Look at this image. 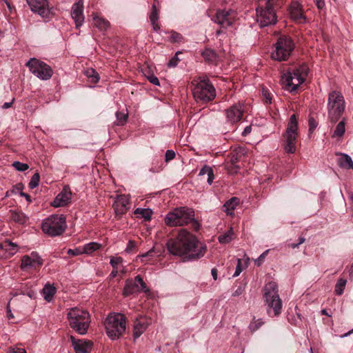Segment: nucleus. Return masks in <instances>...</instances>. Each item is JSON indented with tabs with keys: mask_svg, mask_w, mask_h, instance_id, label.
<instances>
[{
	"mask_svg": "<svg viewBox=\"0 0 353 353\" xmlns=\"http://www.w3.org/2000/svg\"><path fill=\"white\" fill-rule=\"evenodd\" d=\"M141 292H148L149 288L140 275L136 276L133 279H129L125 281L123 291V296H128Z\"/></svg>",
	"mask_w": 353,
	"mask_h": 353,
	"instance_id": "4468645a",
	"label": "nucleus"
},
{
	"mask_svg": "<svg viewBox=\"0 0 353 353\" xmlns=\"http://www.w3.org/2000/svg\"><path fill=\"white\" fill-rule=\"evenodd\" d=\"M8 353H26L24 348L14 347H11Z\"/></svg>",
	"mask_w": 353,
	"mask_h": 353,
	"instance_id": "13d9d810",
	"label": "nucleus"
},
{
	"mask_svg": "<svg viewBox=\"0 0 353 353\" xmlns=\"http://www.w3.org/2000/svg\"><path fill=\"white\" fill-rule=\"evenodd\" d=\"M67 253L71 256H78L82 254L81 247L76 248L74 249H68Z\"/></svg>",
	"mask_w": 353,
	"mask_h": 353,
	"instance_id": "8fccbe9b",
	"label": "nucleus"
},
{
	"mask_svg": "<svg viewBox=\"0 0 353 353\" xmlns=\"http://www.w3.org/2000/svg\"><path fill=\"white\" fill-rule=\"evenodd\" d=\"M192 94L197 101L207 103L212 101L216 97V91L208 79H201L192 90Z\"/></svg>",
	"mask_w": 353,
	"mask_h": 353,
	"instance_id": "9d476101",
	"label": "nucleus"
},
{
	"mask_svg": "<svg viewBox=\"0 0 353 353\" xmlns=\"http://www.w3.org/2000/svg\"><path fill=\"white\" fill-rule=\"evenodd\" d=\"M70 340L76 353H88L91 349L92 343L89 341L76 339L73 336H70Z\"/></svg>",
	"mask_w": 353,
	"mask_h": 353,
	"instance_id": "4be33fe9",
	"label": "nucleus"
},
{
	"mask_svg": "<svg viewBox=\"0 0 353 353\" xmlns=\"http://www.w3.org/2000/svg\"><path fill=\"white\" fill-rule=\"evenodd\" d=\"M148 79L153 85H160L159 80V79L156 76H154L153 74L150 75V76L148 77Z\"/></svg>",
	"mask_w": 353,
	"mask_h": 353,
	"instance_id": "4d7b16f0",
	"label": "nucleus"
},
{
	"mask_svg": "<svg viewBox=\"0 0 353 353\" xmlns=\"http://www.w3.org/2000/svg\"><path fill=\"white\" fill-rule=\"evenodd\" d=\"M309 132L312 133L318 125V122L314 117H310L308 120Z\"/></svg>",
	"mask_w": 353,
	"mask_h": 353,
	"instance_id": "09e8293b",
	"label": "nucleus"
},
{
	"mask_svg": "<svg viewBox=\"0 0 353 353\" xmlns=\"http://www.w3.org/2000/svg\"><path fill=\"white\" fill-rule=\"evenodd\" d=\"M85 74L91 83H97L100 79L99 74L92 68L88 69Z\"/></svg>",
	"mask_w": 353,
	"mask_h": 353,
	"instance_id": "4c0bfd02",
	"label": "nucleus"
},
{
	"mask_svg": "<svg viewBox=\"0 0 353 353\" xmlns=\"http://www.w3.org/2000/svg\"><path fill=\"white\" fill-rule=\"evenodd\" d=\"M290 14L294 20H305V17L303 14V13L299 10L298 8H292L291 10Z\"/></svg>",
	"mask_w": 353,
	"mask_h": 353,
	"instance_id": "a19ab883",
	"label": "nucleus"
},
{
	"mask_svg": "<svg viewBox=\"0 0 353 353\" xmlns=\"http://www.w3.org/2000/svg\"><path fill=\"white\" fill-rule=\"evenodd\" d=\"M338 164L341 168L345 169H353V161L352 158L346 154H341L338 159Z\"/></svg>",
	"mask_w": 353,
	"mask_h": 353,
	"instance_id": "c85d7f7f",
	"label": "nucleus"
},
{
	"mask_svg": "<svg viewBox=\"0 0 353 353\" xmlns=\"http://www.w3.org/2000/svg\"><path fill=\"white\" fill-rule=\"evenodd\" d=\"M134 214L140 215L141 217L143 218L145 221H150L152 217V212L148 208H138L135 210Z\"/></svg>",
	"mask_w": 353,
	"mask_h": 353,
	"instance_id": "2f4dec72",
	"label": "nucleus"
},
{
	"mask_svg": "<svg viewBox=\"0 0 353 353\" xmlns=\"http://www.w3.org/2000/svg\"><path fill=\"white\" fill-rule=\"evenodd\" d=\"M0 247L2 250H4L8 253V256H13L18 251V245L12 242L9 239H6L1 243Z\"/></svg>",
	"mask_w": 353,
	"mask_h": 353,
	"instance_id": "b1692460",
	"label": "nucleus"
},
{
	"mask_svg": "<svg viewBox=\"0 0 353 353\" xmlns=\"http://www.w3.org/2000/svg\"><path fill=\"white\" fill-rule=\"evenodd\" d=\"M39 181H40V175H39V172H36L32 176V178L29 182L28 187L30 189H34L39 185Z\"/></svg>",
	"mask_w": 353,
	"mask_h": 353,
	"instance_id": "37998d69",
	"label": "nucleus"
},
{
	"mask_svg": "<svg viewBox=\"0 0 353 353\" xmlns=\"http://www.w3.org/2000/svg\"><path fill=\"white\" fill-rule=\"evenodd\" d=\"M347 281L344 279H339L335 285V293L337 295H341L343 293Z\"/></svg>",
	"mask_w": 353,
	"mask_h": 353,
	"instance_id": "58836bf2",
	"label": "nucleus"
},
{
	"mask_svg": "<svg viewBox=\"0 0 353 353\" xmlns=\"http://www.w3.org/2000/svg\"><path fill=\"white\" fill-rule=\"evenodd\" d=\"M123 262V259L120 256H112L110 258V263L114 269Z\"/></svg>",
	"mask_w": 353,
	"mask_h": 353,
	"instance_id": "de8ad7c7",
	"label": "nucleus"
},
{
	"mask_svg": "<svg viewBox=\"0 0 353 353\" xmlns=\"http://www.w3.org/2000/svg\"><path fill=\"white\" fill-rule=\"evenodd\" d=\"M107 336L112 341L123 336L126 332V317L121 313H110L104 321Z\"/></svg>",
	"mask_w": 353,
	"mask_h": 353,
	"instance_id": "f03ea898",
	"label": "nucleus"
},
{
	"mask_svg": "<svg viewBox=\"0 0 353 353\" xmlns=\"http://www.w3.org/2000/svg\"><path fill=\"white\" fill-rule=\"evenodd\" d=\"M129 199L125 195H119L115 201L113 208L117 215L123 214L128 210Z\"/></svg>",
	"mask_w": 353,
	"mask_h": 353,
	"instance_id": "412c9836",
	"label": "nucleus"
},
{
	"mask_svg": "<svg viewBox=\"0 0 353 353\" xmlns=\"http://www.w3.org/2000/svg\"><path fill=\"white\" fill-rule=\"evenodd\" d=\"M244 290V288L242 286H239L233 293L232 296H238L241 295Z\"/></svg>",
	"mask_w": 353,
	"mask_h": 353,
	"instance_id": "e2e57ef3",
	"label": "nucleus"
},
{
	"mask_svg": "<svg viewBox=\"0 0 353 353\" xmlns=\"http://www.w3.org/2000/svg\"><path fill=\"white\" fill-rule=\"evenodd\" d=\"M56 292V288L54 285L50 283H46L42 290L43 298L48 302H50L52 300Z\"/></svg>",
	"mask_w": 353,
	"mask_h": 353,
	"instance_id": "393cba45",
	"label": "nucleus"
},
{
	"mask_svg": "<svg viewBox=\"0 0 353 353\" xmlns=\"http://www.w3.org/2000/svg\"><path fill=\"white\" fill-rule=\"evenodd\" d=\"M316 7L319 9H322L325 6V1L324 0H314Z\"/></svg>",
	"mask_w": 353,
	"mask_h": 353,
	"instance_id": "0e129e2a",
	"label": "nucleus"
},
{
	"mask_svg": "<svg viewBox=\"0 0 353 353\" xmlns=\"http://www.w3.org/2000/svg\"><path fill=\"white\" fill-rule=\"evenodd\" d=\"M117 123L118 125H123L125 123L128 119V114L121 112H116Z\"/></svg>",
	"mask_w": 353,
	"mask_h": 353,
	"instance_id": "79ce46f5",
	"label": "nucleus"
},
{
	"mask_svg": "<svg viewBox=\"0 0 353 353\" xmlns=\"http://www.w3.org/2000/svg\"><path fill=\"white\" fill-rule=\"evenodd\" d=\"M100 246V244L97 243L90 242L81 247V251L83 254H92L94 251L99 249Z\"/></svg>",
	"mask_w": 353,
	"mask_h": 353,
	"instance_id": "7c9ffc66",
	"label": "nucleus"
},
{
	"mask_svg": "<svg viewBox=\"0 0 353 353\" xmlns=\"http://www.w3.org/2000/svg\"><path fill=\"white\" fill-rule=\"evenodd\" d=\"M166 247L171 254L181 257L183 262L196 261L207 251L205 243L185 230H180L175 238L169 239Z\"/></svg>",
	"mask_w": 353,
	"mask_h": 353,
	"instance_id": "f257e3e1",
	"label": "nucleus"
},
{
	"mask_svg": "<svg viewBox=\"0 0 353 353\" xmlns=\"http://www.w3.org/2000/svg\"><path fill=\"white\" fill-rule=\"evenodd\" d=\"M263 291L268 315L272 317L279 316L282 310V301L278 292L277 284L274 281L269 282L265 285Z\"/></svg>",
	"mask_w": 353,
	"mask_h": 353,
	"instance_id": "7ed1b4c3",
	"label": "nucleus"
},
{
	"mask_svg": "<svg viewBox=\"0 0 353 353\" xmlns=\"http://www.w3.org/2000/svg\"><path fill=\"white\" fill-rule=\"evenodd\" d=\"M263 324L264 322L262 319H255V318H254L249 324L248 329L252 333H254L258 330Z\"/></svg>",
	"mask_w": 353,
	"mask_h": 353,
	"instance_id": "c9c22d12",
	"label": "nucleus"
},
{
	"mask_svg": "<svg viewBox=\"0 0 353 353\" xmlns=\"http://www.w3.org/2000/svg\"><path fill=\"white\" fill-rule=\"evenodd\" d=\"M194 215V211L192 208H176L166 215L165 223L169 226H183L189 224Z\"/></svg>",
	"mask_w": 353,
	"mask_h": 353,
	"instance_id": "0eeeda50",
	"label": "nucleus"
},
{
	"mask_svg": "<svg viewBox=\"0 0 353 353\" xmlns=\"http://www.w3.org/2000/svg\"><path fill=\"white\" fill-rule=\"evenodd\" d=\"M245 151L242 148H239L235 150H234L231 153V162L233 165H235L236 163L239 162L241 158L244 156Z\"/></svg>",
	"mask_w": 353,
	"mask_h": 353,
	"instance_id": "72a5a7b5",
	"label": "nucleus"
},
{
	"mask_svg": "<svg viewBox=\"0 0 353 353\" xmlns=\"http://www.w3.org/2000/svg\"><path fill=\"white\" fill-rule=\"evenodd\" d=\"M67 227L65 217L63 215L53 214L46 219L41 225L42 231L50 236H59L64 232Z\"/></svg>",
	"mask_w": 353,
	"mask_h": 353,
	"instance_id": "1a4fd4ad",
	"label": "nucleus"
},
{
	"mask_svg": "<svg viewBox=\"0 0 353 353\" xmlns=\"http://www.w3.org/2000/svg\"><path fill=\"white\" fill-rule=\"evenodd\" d=\"M263 94L265 98L266 103H271V97L270 96V94L267 93V91H265V90H263Z\"/></svg>",
	"mask_w": 353,
	"mask_h": 353,
	"instance_id": "338daca9",
	"label": "nucleus"
},
{
	"mask_svg": "<svg viewBox=\"0 0 353 353\" xmlns=\"http://www.w3.org/2000/svg\"><path fill=\"white\" fill-rule=\"evenodd\" d=\"M23 185L21 183H17V185H15L13 187V188L11 190L7 191L6 196H9L10 195V194H12V193H14V194L19 193L20 194V193L23 192Z\"/></svg>",
	"mask_w": 353,
	"mask_h": 353,
	"instance_id": "c03bdc74",
	"label": "nucleus"
},
{
	"mask_svg": "<svg viewBox=\"0 0 353 353\" xmlns=\"http://www.w3.org/2000/svg\"><path fill=\"white\" fill-rule=\"evenodd\" d=\"M175 152L172 150H168L165 152V160L166 162L170 161L174 159L175 157Z\"/></svg>",
	"mask_w": 353,
	"mask_h": 353,
	"instance_id": "603ef678",
	"label": "nucleus"
},
{
	"mask_svg": "<svg viewBox=\"0 0 353 353\" xmlns=\"http://www.w3.org/2000/svg\"><path fill=\"white\" fill-rule=\"evenodd\" d=\"M345 119H343L336 126V128L332 135V137H341L345 131Z\"/></svg>",
	"mask_w": 353,
	"mask_h": 353,
	"instance_id": "473e14b6",
	"label": "nucleus"
},
{
	"mask_svg": "<svg viewBox=\"0 0 353 353\" xmlns=\"http://www.w3.org/2000/svg\"><path fill=\"white\" fill-rule=\"evenodd\" d=\"M236 17V12L231 8L218 9L212 20L223 28L232 26Z\"/></svg>",
	"mask_w": 353,
	"mask_h": 353,
	"instance_id": "2eb2a0df",
	"label": "nucleus"
},
{
	"mask_svg": "<svg viewBox=\"0 0 353 353\" xmlns=\"http://www.w3.org/2000/svg\"><path fill=\"white\" fill-rule=\"evenodd\" d=\"M190 223L192 224V227L195 231H198L201 228V224L199 223L197 220L194 219V217H193V219L191 220Z\"/></svg>",
	"mask_w": 353,
	"mask_h": 353,
	"instance_id": "bf43d9fd",
	"label": "nucleus"
},
{
	"mask_svg": "<svg viewBox=\"0 0 353 353\" xmlns=\"http://www.w3.org/2000/svg\"><path fill=\"white\" fill-rule=\"evenodd\" d=\"M212 169L209 165H205L199 171V176H203L204 174H207L210 170Z\"/></svg>",
	"mask_w": 353,
	"mask_h": 353,
	"instance_id": "052dcab7",
	"label": "nucleus"
},
{
	"mask_svg": "<svg viewBox=\"0 0 353 353\" xmlns=\"http://www.w3.org/2000/svg\"><path fill=\"white\" fill-rule=\"evenodd\" d=\"M20 196L24 197L28 203L32 201L30 196L26 193H24L23 192L20 193Z\"/></svg>",
	"mask_w": 353,
	"mask_h": 353,
	"instance_id": "774afa93",
	"label": "nucleus"
},
{
	"mask_svg": "<svg viewBox=\"0 0 353 353\" xmlns=\"http://www.w3.org/2000/svg\"><path fill=\"white\" fill-rule=\"evenodd\" d=\"M136 247V243L134 241L130 240L127 244L125 251L127 253L131 252Z\"/></svg>",
	"mask_w": 353,
	"mask_h": 353,
	"instance_id": "5fc2aeb1",
	"label": "nucleus"
},
{
	"mask_svg": "<svg viewBox=\"0 0 353 353\" xmlns=\"http://www.w3.org/2000/svg\"><path fill=\"white\" fill-rule=\"evenodd\" d=\"M256 21L261 28L274 25L276 21V15L274 8L259 6L256 8Z\"/></svg>",
	"mask_w": 353,
	"mask_h": 353,
	"instance_id": "ddd939ff",
	"label": "nucleus"
},
{
	"mask_svg": "<svg viewBox=\"0 0 353 353\" xmlns=\"http://www.w3.org/2000/svg\"><path fill=\"white\" fill-rule=\"evenodd\" d=\"M345 107V99L340 92L333 90L328 94L327 114L331 123H335L341 118Z\"/></svg>",
	"mask_w": 353,
	"mask_h": 353,
	"instance_id": "423d86ee",
	"label": "nucleus"
},
{
	"mask_svg": "<svg viewBox=\"0 0 353 353\" xmlns=\"http://www.w3.org/2000/svg\"><path fill=\"white\" fill-rule=\"evenodd\" d=\"M148 321L145 317L137 318L134 323L133 336L139 338L147 329Z\"/></svg>",
	"mask_w": 353,
	"mask_h": 353,
	"instance_id": "5701e85b",
	"label": "nucleus"
},
{
	"mask_svg": "<svg viewBox=\"0 0 353 353\" xmlns=\"http://www.w3.org/2000/svg\"><path fill=\"white\" fill-rule=\"evenodd\" d=\"M69 325L78 334L83 335L87 333L90 324V316L87 310L71 308L68 312Z\"/></svg>",
	"mask_w": 353,
	"mask_h": 353,
	"instance_id": "20e7f679",
	"label": "nucleus"
},
{
	"mask_svg": "<svg viewBox=\"0 0 353 353\" xmlns=\"http://www.w3.org/2000/svg\"><path fill=\"white\" fill-rule=\"evenodd\" d=\"M201 54L204 59L205 61L208 63H215L218 57L216 52L210 48H206L205 50H203Z\"/></svg>",
	"mask_w": 353,
	"mask_h": 353,
	"instance_id": "bb28decb",
	"label": "nucleus"
},
{
	"mask_svg": "<svg viewBox=\"0 0 353 353\" xmlns=\"http://www.w3.org/2000/svg\"><path fill=\"white\" fill-rule=\"evenodd\" d=\"M10 219L19 224H25L28 220L27 216L22 212L10 210Z\"/></svg>",
	"mask_w": 353,
	"mask_h": 353,
	"instance_id": "c756f323",
	"label": "nucleus"
},
{
	"mask_svg": "<svg viewBox=\"0 0 353 353\" xmlns=\"http://www.w3.org/2000/svg\"><path fill=\"white\" fill-rule=\"evenodd\" d=\"M208 175V180L207 182L208 184H212L213 182V180L214 179V175L212 168L210 170V172L207 174Z\"/></svg>",
	"mask_w": 353,
	"mask_h": 353,
	"instance_id": "680f3d73",
	"label": "nucleus"
},
{
	"mask_svg": "<svg viewBox=\"0 0 353 353\" xmlns=\"http://www.w3.org/2000/svg\"><path fill=\"white\" fill-rule=\"evenodd\" d=\"M243 269H242V265H241V261L240 259H238L237 260V265H236V270H235V272L233 274V276L234 277H236V276H238L242 272Z\"/></svg>",
	"mask_w": 353,
	"mask_h": 353,
	"instance_id": "864d4df0",
	"label": "nucleus"
},
{
	"mask_svg": "<svg viewBox=\"0 0 353 353\" xmlns=\"http://www.w3.org/2000/svg\"><path fill=\"white\" fill-rule=\"evenodd\" d=\"M71 17L75 23L77 28H79L83 25L85 19L83 14V0H78V1L72 5L71 8Z\"/></svg>",
	"mask_w": 353,
	"mask_h": 353,
	"instance_id": "6ab92c4d",
	"label": "nucleus"
},
{
	"mask_svg": "<svg viewBox=\"0 0 353 353\" xmlns=\"http://www.w3.org/2000/svg\"><path fill=\"white\" fill-rule=\"evenodd\" d=\"M308 68L305 65H301L298 68L292 69L284 73L281 77V81L285 89L290 92L298 90L306 77L307 76Z\"/></svg>",
	"mask_w": 353,
	"mask_h": 353,
	"instance_id": "39448f33",
	"label": "nucleus"
},
{
	"mask_svg": "<svg viewBox=\"0 0 353 353\" xmlns=\"http://www.w3.org/2000/svg\"><path fill=\"white\" fill-rule=\"evenodd\" d=\"M179 54H181V52L177 51L174 56L170 59L168 63V66L169 68H174L178 65V63L179 62L180 59L178 58V55Z\"/></svg>",
	"mask_w": 353,
	"mask_h": 353,
	"instance_id": "49530a36",
	"label": "nucleus"
},
{
	"mask_svg": "<svg viewBox=\"0 0 353 353\" xmlns=\"http://www.w3.org/2000/svg\"><path fill=\"white\" fill-rule=\"evenodd\" d=\"M21 294L23 295H27L30 299H35L36 298V292L33 290H29L28 291L21 290Z\"/></svg>",
	"mask_w": 353,
	"mask_h": 353,
	"instance_id": "6e6d98bb",
	"label": "nucleus"
},
{
	"mask_svg": "<svg viewBox=\"0 0 353 353\" xmlns=\"http://www.w3.org/2000/svg\"><path fill=\"white\" fill-rule=\"evenodd\" d=\"M238 204L239 199L236 197H232L224 204V208H225L227 213L232 214V212L235 209Z\"/></svg>",
	"mask_w": 353,
	"mask_h": 353,
	"instance_id": "f704fd0d",
	"label": "nucleus"
},
{
	"mask_svg": "<svg viewBox=\"0 0 353 353\" xmlns=\"http://www.w3.org/2000/svg\"><path fill=\"white\" fill-rule=\"evenodd\" d=\"M32 12L38 14L45 20L52 17V9L49 7L48 0H26Z\"/></svg>",
	"mask_w": 353,
	"mask_h": 353,
	"instance_id": "dca6fc26",
	"label": "nucleus"
},
{
	"mask_svg": "<svg viewBox=\"0 0 353 353\" xmlns=\"http://www.w3.org/2000/svg\"><path fill=\"white\" fill-rule=\"evenodd\" d=\"M294 48L292 39L285 35L280 36L274 44V50L271 53V57L276 61H286L290 57Z\"/></svg>",
	"mask_w": 353,
	"mask_h": 353,
	"instance_id": "6e6552de",
	"label": "nucleus"
},
{
	"mask_svg": "<svg viewBox=\"0 0 353 353\" xmlns=\"http://www.w3.org/2000/svg\"><path fill=\"white\" fill-rule=\"evenodd\" d=\"M150 23L152 26L153 30L158 32L160 30V25L159 23V10L156 6L152 5V10L149 16Z\"/></svg>",
	"mask_w": 353,
	"mask_h": 353,
	"instance_id": "a878e982",
	"label": "nucleus"
},
{
	"mask_svg": "<svg viewBox=\"0 0 353 353\" xmlns=\"http://www.w3.org/2000/svg\"><path fill=\"white\" fill-rule=\"evenodd\" d=\"M234 233L232 228L219 236V241L221 243H228L233 239Z\"/></svg>",
	"mask_w": 353,
	"mask_h": 353,
	"instance_id": "e433bc0d",
	"label": "nucleus"
},
{
	"mask_svg": "<svg viewBox=\"0 0 353 353\" xmlns=\"http://www.w3.org/2000/svg\"><path fill=\"white\" fill-rule=\"evenodd\" d=\"M26 65L31 73L43 81L49 80L53 74V70L49 65L36 58H31Z\"/></svg>",
	"mask_w": 353,
	"mask_h": 353,
	"instance_id": "9b49d317",
	"label": "nucleus"
},
{
	"mask_svg": "<svg viewBox=\"0 0 353 353\" xmlns=\"http://www.w3.org/2000/svg\"><path fill=\"white\" fill-rule=\"evenodd\" d=\"M93 25L101 31H105L110 27V22L103 17L95 15L93 17Z\"/></svg>",
	"mask_w": 353,
	"mask_h": 353,
	"instance_id": "cd10ccee",
	"label": "nucleus"
},
{
	"mask_svg": "<svg viewBox=\"0 0 353 353\" xmlns=\"http://www.w3.org/2000/svg\"><path fill=\"white\" fill-rule=\"evenodd\" d=\"M251 130H252L251 125L246 126L242 132V135L244 137L247 136L248 134H249L251 132Z\"/></svg>",
	"mask_w": 353,
	"mask_h": 353,
	"instance_id": "69168bd1",
	"label": "nucleus"
},
{
	"mask_svg": "<svg viewBox=\"0 0 353 353\" xmlns=\"http://www.w3.org/2000/svg\"><path fill=\"white\" fill-rule=\"evenodd\" d=\"M12 166L18 171L23 172L29 168V165L27 163H21L20 161H14L12 163Z\"/></svg>",
	"mask_w": 353,
	"mask_h": 353,
	"instance_id": "a18cd8bd",
	"label": "nucleus"
},
{
	"mask_svg": "<svg viewBox=\"0 0 353 353\" xmlns=\"http://www.w3.org/2000/svg\"><path fill=\"white\" fill-rule=\"evenodd\" d=\"M170 36L169 41L171 43H180L183 41L184 37L183 35L176 31L172 30L170 32Z\"/></svg>",
	"mask_w": 353,
	"mask_h": 353,
	"instance_id": "ea45409f",
	"label": "nucleus"
},
{
	"mask_svg": "<svg viewBox=\"0 0 353 353\" xmlns=\"http://www.w3.org/2000/svg\"><path fill=\"white\" fill-rule=\"evenodd\" d=\"M268 252V250H265L255 260V264L257 266H260L263 263V262L264 261V259L266 256Z\"/></svg>",
	"mask_w": 353,
	"mask_h": 353,
	"instance_id": "3c124183",
	"label": "nucleus"
},
{
	"mask_svg": "<svg viewBox=\"0 0 353 353\" xmlns=\"http://www.w3.org/2000/svg\"><path fill=\"white\" fill-rule=\"evenodd\" d=\"M72 198V192L69 185H64L61 192H59L52 203L54 208L63 207L67 205Z\"/></svg>",
	"mask_w": 353,
	"mask_h": 353,
	"instance_id": "aec40b11",
	"label": "nucleus"
},
{
	"mask_svg": "<svg viewBox=\"0 0 353 353\" xmlns=\"http://www.w3.org/2000/svg\"><path fill=\"white\" fill-rule=\"evenodd\" d=\"M43 263V260L37 252H32L21 258V269L26 271L30 269L37 270Z\"/></svg>",
	"mask_w": 353,
	"mask_h": 353,
	"instance_id": "f3484780",
	"label": "nucleus"
},
{
	"mask_svg": "<svg viewBox=\"0 0 353 353\" xmlns=\"http://www.w3.org/2000/svg\"><path fill=\"white\" fill-rule=\"evenodd\" d=\"M243 105L239 103L235 104L225 110L227 121L231 124L239 122L243 117Z\"/></svg>",
	"mask_w": 353,
	"mask_h": 353,
	"instance_id": "a211bd4d",
	"label": "nucleus"
},
{
	"mask_svg": "<svg viewBox=\"0 0 353 353\" xmlns=\"http://www.w3.org/2000/svg\"><path fill=\"white\" fill-rule=\"evenodd\" d=\"M298 130V121L295 114H292L288 124L285 138V151L287 153H294L296 151V142Z\"/></svg>",
	"mask_w": 353,
	"mask_h": 353,
	"instance_id": "f8f14e48",
	"label": "nucleus"
}]
</instances>
